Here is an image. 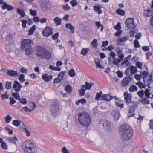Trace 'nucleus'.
I'll use <instances>...</instances> for the list:
<instances>
[{
  "label": "nucleus",
  "instance_id": "obj_1",
  "mask_svg": "<svg viewBox=\"0 0 153 153\" xmlns=\"http://www.w3.org/2000/svg\"><path fill=\"white\" fill-rule=\"evenodd\" d=\"M120 135L123 139L127 141L131 138L134 131L131 127L127 124H123L119 127Z\"/></svg>",
  "mask_w": 153,
  "mask_h": 153
},
{
  "label": "nucleus",
  "instance_id": "obj_2",
  "mask_svg": "<svg viewBox=\"0 0 153 153\" xmlns=\"http://www.w3.org/2000/svg\"><path fill=\"white\" fill-rule=\"evenodd\" d=\"M78 118L80 124L82 126L88 128L91 124V116L86 112L79 113Z\"/></svg>",
  "mask_w": 153,
  "mask_h": 153
},
{
  "label": "nucleus",
  "instance_id": "obj_3",
  "mask_svg": "<svg viewBox=\"0 0 153 153\" xmlns=\"http://www.w3.org/2000/svg\"><path fill=\"white\" fill-rule=\"evenodd\" d=\"M36 56L40 58L49 60L51 58V54L49 51H46L43 48L37 46L36 48Z\"/></svg>",
  "mask_w": 153,
  "mask_h": 153
},
{
  "label": "nucleus",
  "instance_id": "obj_4",
  "mask_svg": "<svg viewBox=\"0 0 153 153\" xmlns=\"http://www.w3.org/2000/svg\"><path fill=\"white\" fill-rule=\"evenodd\" d=\"M51 111L52 115L56 116L58 114L59 111V102L56 100H54L51 107Z\"/></svg>",
  "mask_w": 153,
  "mask_h": 153
},
{
  "label": "nucleus",
  "instance_id": "obj_5",
  "mask_svg": "<svg viewBox=\"0 0 153 153\" xmlns=\"http://www.w3.org/2000/svg\"><path fill=\"white\" fill-rule=\"evenodd\" d=\"M24 153H35L36 149L33 143H27L24 150Z\"/></svg>",
  "mask_w": 153,
  "mask_h": 153
},
{
  "label": "nucleus",
  "instance_id": "obj_6",
  "mask_svg": "<svg viewBox=\"0 0 153 153\" xmlns=\"http://www.w3.org/2000/svg\"><path fill=\"white\" fill-rule=\"evenodd\" d=\"M131 105L130 106L128 107V112L129 113H132L131 114L129 115L128 116V118L131 117H133L134 116L135 114L133 113L135 110V108H138V103L136 102H134L130 104Z\"/></svg>",
  "mask_w": 153,
  "mask_h": 153
},
{
  "label": "nucleus",
  "instance_id": "obj_7",
  "mask_svg": "<svg viewBox=\"0 0 153 153\" xmlns=\"http://www.w3.org/2000/svg\"><path fill=\"white\" fill-rule=\"evenodd\" d=\"M33 41L32 40L29 39H22L21 42V48L22 49H25L31 47Z\"/></svg>",
  "mask_w": 153,
  "mask_h": 153
},
{
  "label": "nucleus",
  "instance_id": "obj_8",
  "mask_svg": "<svg viewBox=\"0 0 153 153\" xmlns=\"http://www.w3.org/2000/svg\"><path fill=\"white\" fill-rule=\"evenodd\" d=\"M125 23L126 26L130 29L135 28L136 25H134V20L132 18H128L126 19Z\"/></svg>",
  "mask_w": 153,
  "mask_h": 153
},
{
  "label": "nucleus",
  "instance_id": "obj_9",
  "mask_svg": "<svg viewBox=\"0 0 153 153\" xmlns=\"http://www.w3.org/2000/svg\"><path fill=\"white\" fill-rule=\"evenodd\" d=\"M124 96L126 102L128 106H129V104L132 103L134 102L131 100L132 96L131 94L125 92L124 94Z\"/></svg>",
  "mask_w": 153,
  "mask_h": 153
},
{
  "label": "nucleus",
  "instance_id": "obj_10",
  "mask_svg": "<svg viewBox=\"0 0 153 153\" xmlns=\"http://www.w3.org/2000/svg\"><path fill=\"white\" fill-rule=\"evenodd\" d=\"M53 30L49 27H47L42 31L43 35L46 37H48L53 34Z\"/></svg>",
  "mask_w": 153,
  "mask_h": 153
},
{
  "label": "nucleus",
  "instance_id": "obj_11",
  "mask_svg": "<svg viewBox=\"0 0 153 153\" xmlns=\"http://www.w3.org/2000/svg\"><path fill=\"white\" fill-rule=\"evenodd\" d=\"M22 86L20 83L17 80L14 82L13 88L16 92H19L21 89Z\"/></svg>",
  "mask_w": 153,
  "mask_h": 153
},
{
  "label": "nucleus",
  "instance_id": "obj_12",
  "mask_svg": "<svg viewBox=\"0 0 153 153\" xmlns=\"http://www.w3.org/2000/svg\"><path fill=\"white\" fill-rule=\"evenodd\" d=\"M103 126L108 131L111 130L113 127L112 123L108 120H106L104 122Z\"/></svg>",
  "mask_w": 153,
  "mask_h": 153
},
{
  "label": "nucleus",
  "instance_id": "obj_13",
  "mask_svg": "<svg viewBox=\"0 0 153 153\" xmlns=\"http://www.w3.org/2000/svg\"><path fill=\"white\" fill-rule=\"evenodd\" d=\"M132 77L130 76H127L124 78L122 80L121 85L123 86L127 85L130 82L131 80Z\"/></svg>",
  "mask_w": 153,
  "mask_h": 153
},
{
  "label": "nucleus",
  "instance_id": "obj_14",
  "mask_svg": "<svg viewBox=\"0 0 153 153\" xmlns=\"http://www.w3.org/2000/svg\"><path fill=\"white\" fill-rule=\"evenodd\" d=\"M112 114L115 120L117 121L120 116L119 111L118 109H114L113 111Z\"/></svg>",
  "mask_w": 153,
  "mask_h": 153
},
{
  "label": "nucleus",
  "instance_id": "obj_15",
  "mask_svg": "<svg viewBox=\"0 0 153 153\" xmlns=\"http://www.w3.org/2000/svg\"><path fill=\"white\" fill-rule=\"evenodd\" d=\"M50 6V4L44 1L41 4L42 9L44 11H48L49 9Z\"/></svg>",
  "mask_w": 153,
  "mask_h": 153
},
{
  "label": "nucleus",
  "instance_id": "obj_16",
  "mask_svg": "<svg viewBox=\"0 0 153 153\" xmlns=\"http://www.w3.org/2000/svg\"><path fill=\"white\" fill-rule=\"evenodd\" d=\"M48 74H43L42 76V79L45 81L48 82L50 81L52 79V76L50 75L48 76Z\"/></svg>",
  "mask_w": 153,
  "mask_h": 153
},
{
  "label": "nucleus",
  "instance_id": "obj_17",
  "mask_svg": "<svg viewBox=\"0 0 153 153\" xmlns=\"http://www.w3.org/2000/svg\"><path fill=\"white\" fill-rule=\"evenodd\" d=\"M153 15V11L150 10H146L144 11L143 15L146 17H149Z\"/></svg>",
  "mask_w": 153,
  "mask_h": 153
},
{
  "label": "nucleus",
  "instance_id": "obj_18",
  "mask_svg": "<svg viewBox=\"0 0 153 153\" xmlns=\"http://www.w3.org/2000/svg\"><path fill=\"white\" fill-rule=\"evenodd\" d=\"M2 8L3 10L7 9L8 11H10L13 9L12 6L8 4L6 2H4L2 5Z\"/></svg>",
  "mask_w": 153,
  "mask_h": 153
},
{
  "label": "nucleus",
  "instance_id": "obj_19",
  "mask_svg": "<svg viewBox=\"0 0 153 153\" xmlns=\"http://www.w3.org/2000/svg\"><path fill=\"white\" fill-rule=\"evenodd\" d=\"M7 73L8 75L11 76H15L18 75L17 71L13 70H8Z\"/></svg>",
  "mask_w": 153,
  "mask_h": 153
},
{
  "label": "nucleus",
  "instance_id": "obj_20",
  "mask_svg": "<svg viewBox=\"0 0 153 153\" xmlns=\"http://www.w3.org/2000/svg\"><path fill=\"white\" fill-rule=\"evenodd\" d=\"M101 100L107 101H109L111 100V96L107 94L102 95L101 97Z\"/></svg>",
  "mask_w": 153,
  "mask_h": 153
},
{
  "label": "nucleus",
  "instance_id": "obj_21",
  "mask_svg": "<svg viewBox=\"0 0 153 153\" xmlns=\"http://www.w3.org/2000/svg\"><path fill=\"white\" fill-rule=\"evenodd\" d=\"M152 77V75H149V76H148V77L146 78V79L145 80V81H146V80L147 81L148 85L147 86H148L149 88H150V86L149 85H150V84L152 83L153 82Z\"/></svg>",
  "mask_w": 153,
  "mask_h": 153
},
{
  "label": "nucleus",
  "instance_id": "obj_22",
  "mask_svg": "<svg viewBox=\"0 0 153 153\" xmlns=\"http://www.w3.org/2000/svg\"><path fill=\"white\" fill-rule=\"evenodd\" d=\"M95 62L96 67L99 68L104 69V68L102 66L100 62L99 59L98 58H96L94 60Z\"/></svg>",
  "mask_w": 153,
  "mask_h": 153
},
{
  "label": "nucleus",
  "instance_id": "obj_23",
  "mask_svg": "<svg viewBox=\"0 0 153 153\" xmlns=\"http://www.w3.org/2000/svg\"><path fill=\"white\" fill-rule=\"evenodd\" d=\"M65 27L71 30V33H73L74 30V28L71 23H67L65 25Z\"/></svg>",
  "mask_w": 153,
  "mask_h": 153
},
{
  "label": "nucleus",
  "instance_id": "obj_24",
  "mask_svg": "<svg viewBox=\"0 0 153 153\" xmlns=\"http://www.w3.org/2000/svg\"><path fill=\"white\" fill-rule=\"evenodd\" d=\"M85 90H86L84 88V85H82L81 87V89L78 90L80 96H84L85 94Z\"/></svg>",
  "mask_w": 153,
  "mask_h": 153
},
{
  "label": "nucleus",
  "instance_id": "obj_25",
  "mask_svg": "<svg viewBox=\"0 0 153 153\" xmlns=\"http://www.w3.org/2000/svg\"><path fill=\"white\" fill-rule=\"evenodd\" d=\"M93 85L94 83L92 82L89 83L88 82H86L85 84L84 85V88L85 90H90L91 88V86Z\"/></svg>",
  "mask_w": 153,
  "mask_h": 153
},
{
  "label": "nucleus",
  "instance_id": "obj_26",
  "mask_svg": "<svg viewBox=\"0 0 153 153\" xmlns=\"http://www.w3.org/2000/svg\"><path fill=\"white\" fill-rule=\"evenodd\" d=\"M101 8V7L100 5L94 7V10L96 12H97L99 14H100L102 13V10H100Z\"/></svg>",
  "mask_w": 153,
  "mask_h": 153
},
{
  "label": "nucleus",
  "instance_id": "obj_27",
  "mask_svg": "<svg viewBox=\"0 0 153 153\" xmlns=\"http://www.w3.org/2000/svg\"><path fill=\"white\" fill-rule=\"evenodd\" d=\"M25 49V53L26 55H29L32 54L33 49L31 46Z\"/></svg>",
  "mask_w": 153,
  "mask_h": 153
},
{
  "label": "nucleus",
  "instance_id": "obj_28",
  "mask_svg": "<svg viewBox=\"0 0 153 153\" xmlns=\"http://www.w3.org/2000/svg\"><path fill=\"white\" fill-rule=\"evenodd\" d=\"M54 21L56 24L57 25H60L61 24V19L58 17L55 18Z\"/></svg>",
  "mask_w": 153,
  "mask_h": 153
},
{
  "label": "nucleus",
  "instance_id": "obj_29",
  "mask_svg": "<svg viewBox=\"0 0 153 153\" xmlns=\"http://www.w3.org/2000/svg\"><path fill=\"white\" fill-rule=\"evenodd\" d=\"M36 29V26L34 25L28 30V35L30 36L32 35L35 31Z\"/></svg>",
  "mask_w": 153,
  "mask_h": 153
},
{
  "label": "nucleus",
  "instance_id": "obj_30",
  "mask_svg": "<svg viewBox=\"0 0 153 153\" xmlns=\"http://www.w3.org/2000/svg\"><path fill=\"white\" fill-rule=\"evenodd\" d=\"M21 122V120H14L13 121L12 124L18 127L20 125Z\"/></svg>",
  "mask_w": 153,
  "mask_h": 153
},
{
  "label": "nucleus",
  "instance_id": "obj_31",
  "mask_svg": "<svg viewBox=\"0 0 153 153\" xmlns=\"http://www.w3.org/2000/svg\"><path fill=\"white\" fill-rule=\"evenodd\" d=\"M89 51L88 48H84L82 49L81 52L80 53L81 54L83 55L84 56H86L88 53Z\"/></svg>",
  "mask_w": 153,
  "mask_h": 153
},
{
  "label": "nucleus",
  "instance_id": "obj_32",
  "mask_svg": "<svg viewBox=\"0 0 153 153\" xmlns=\"http://www.w3.org/2000/svg\"><path fill=\"white\" fill-rule=\"evenodd\" d=\"M142 75L144 76V77L143 78V82L144 83H145V80L146 79L147 77L148 76H149L148 75V72L146 71H144L143 72H141Z\"/></svg>",
  "mask_w": 153,
  "mask_h": 153
},
{
  "label": "nucleus",
  "instance_id": "obj_33",
  "mask_svg": "<svg viewBox=\"0 0 153 153\" xmlns=\"http://www.w3.org/2000/svg\"><path fill=\"white\" fill-rule=\"evenodd\" d=\"M117 13L121 16H124L125 14V12L120 9H118L116 10Z\"/></svg>",
  "mask_w": 153,
  "mask_h": 153
},
{
  "label": "nucleus",
  "instance_id": "obj_34",
  "mask_svg": "<svg viewBox=\"0 0 153 153\" xmlns=\"http://www.w3.org/2000/svg\"><path fill=\"white\" fill-rule=\"evenodd\" d=\"M17 13L21 15L22 17H23L25 15V13L24 11L19 8H18L17 9Z\"/></svg>",
  "mask_w": 153,
  "mask_h": 153
},
{
  "label": "nucleus",
  "instance_id": "obj_35",
  "mask_svg": "<svg viewBox=\"0 0 153 153\" xmlns=\"http://www.w3.org/2000/svg\"><path fill=\"white\" fill-rule=\"evenodd\" d=\"M102 92L100 91L99 93H97L96 94V97L95 98L96 100H99L100 98L101 99V97L102 95Z\"/></svg>",
  "mask_w": 153,
  "mask_h": 153
},
{
  "label": "nucleus",
  "instance_id": "obj_36",
  "mask_svg": "<svg viewBox=\"0 0 153 153\" xmlns=\"http://www.w3.org/2000/svg\"><path fill=\"white\" fill-rule=\"evenodd\" d=\"M144 92L145 96L147 97V98H151L152 99V98H151V97L150 96L151 94V93L150 92V90L146 89Z\"/></svg>",
  "mask_w": 153,
  "mask_h": 153
},
{
  "label": "nucleus",
  "instance_id": "obj_37",
  "mask_svg": "<svg viewBox=\"0 0 153 153\" xmlns=\"http://www.w3.org/2000/svg\"><path fill=\"white\" fill-rule=\"evenodd\" d=\"M8 91H6L4 94H1V97L2 100L7 99L9 98L8 95L7 94Z\"/></svg>",
  "mask_w": 153,
  "mask_h": 153
},
{
  "label": "nucleus",
  "instance_id": "obj_38",
  "mask_svg": "<svg viewBox=\"0 0 153 153\" xmlns=\"http://www.w3.org/2000/svg\"><path fill=\"white\" fill-rule=\"evenodd\" d=\"M137 87L134 85H132L129 88V90L130 92H134L137 91Z\"/></svg>",
  "mask_w": 153,
  "mask_h": 153
},
{
  "label": "nucleus",
  "instance_id": "obj_39",
  "mask_svg": "<svg viewBox=\"0 0 153 153\" xmlns=\"http://www.w3.org/2000/svg\"><path fill=\"white\" fill-rule=\"evenodd\" d=\"M68 74L69 76L71 77H74L76 75V73H75V71L73 69H71L69 71Z\"/></svg>",
  "mask_w": 153,
  "mask_h": 153
},
{
  "label": "nucleus",
  "instance_id": "obj_40",
  "mask_svg": "<svg viewBox=\"0 0 153 153\" xmlns=\"http://www.w3.org/2000/svg\"><path fill=\"white\" fill-rule=\"evenodd\" d=\"M65 90L68 93H70L72 91V88L70 85H66L65 88Z\"/></svg>",
  "mask_w": 153,
  "mask_h": 153
},
{
  "label": "nucleus",
  "instance_id": "obj_41",
  "mask_svg": "<svg viewBox=\"0 0 153 153\" xmlns=\"http://www.w3.org/2000/svg\"><path fill=\"white\" fill-rule=\"evenodd\" d=\"M137 94L141 98H143L144 95V92L143 90H140L137 93Z\"/></svg>",
  "mask_w": 153,
  "mask_h": 153
},
{
  "label": "nucleus",
  "instance_id": "obj_42",
  "mask_svg": "<svg viewBox=\"0 0 153 153\" xmlns=\"http://www.w3.org/2000/svg\"><path fill=\"white\" fill-rule=\"evenodd\" d=\"M11 82H9L8 81H7L6 82L5 84V88L7 90L10 89L11 88Z\"/></svg>",
  "mask_w": 153,
  "mask_h": 153
},
{
  "label": "nucleus",
  "instance_id": "obj_43",
  "mask_svg": "<svg viewBox=\"0 0 153 153\" xmlns=\"http://www.w3.org/2000/svg\"><path fill=\"white\" fill-rule=\"evenodd\" d=\"M19 100V102L22 104L26 105L27 103V100L25 98H20V100Z\"/></svg>",
  "mask_w": 153,
  "mask_h": 153
},
{
  "label": "nucleus",
  "instance_id": "obj_44",
  "mask_svg": "<svg viewBox=\"0 0 153 153\" xmlns=\"http://www.w3.org/2000/svg\"><path fill=\"white\" fill-rule=\"evenodd\" d=\"M136 84L138 85L140 88L142 89L143 88H145L146 85L141 82H139L136 83Z\"/></svg>",
  "mask_w": 153,
  "mask_h": 153
},
{
  "label": "nucleus",
  "instance_id": "obj_45",
  "mask_svg": "<svg viewBox=\"0 0 153 153\" xmlns=\"http://www.w3.org/2000/svg\"><path fill=\"white\" fill-rule=\"evenodd\" d=\"M18 92L13 93L12 94V96L17 100H20V98Z\"/></svg>",
  "mask_w": 153,
  "mask_h": 153
},
{
  "label": "nucleus",
  "instance_id": "obj_46",
  "mask_svg": "<svg viewBox=\"0 0 153 153\" xmlns=\"http://www.w3.org/2000/svg\"><path fill=\"white\" fill-rule=\"evenodd\" d=\"M91 45L94 48H97V40L96 39H94L91 43Z\"/></svg>",
  "mask_w": 153,
  "mask_h": 153
},
{
  "label": "nucleus",
  "instance_id": "obj_47",
  "mask_svg": "<svg viewBox=\"0 0 153 153\" xmlns=\"http://www.w3.org/2000/svg\"><path fill=\"white\" fill-rule=\"evenodd\" d=\"M65 73V71H62L58 75V77L62 80L63 78Z\"/></svg>",
  "mask_w": 153,
  "mask_h": 153
},
{
  "label": "nucleus",
  "instance_id": "obj_48",
  "mask_svg": "<svg viewBox=\"0 0 153 153\" xmlns=\"http://www.w3.org/2000/svg\"><path fill=\"white\" fill-rule=\"evenodd\" d=\"M148 98L145 97L141 100V102L143 104L146 105L149 103V100H147Z\"/></svg>",
  "mask_w": 153,
  "mask_h": 153
},
{
  "label": "nucleus",
  "instance_id": "obj_49",
  "mask_svg": "<svg viewBox=\"0 0 153 153\" xmlns=\"http://www.w3.org/2000/svg\"><path fill=\"white\" fill-rule=\"evenodd\" d=\"M131 72V74H134L137 71V67L134 66H132L130 67Z\"/></svg>",
  "mask_w": 153,
  "mask_h": 153
},
{
  "label": "nucleus",
  "instance_id": "obj_50",
  "mask_svg": "<svg viewBox=\"0 0 153 153\" xmlns=\"http://www.w3.org/2000/svg\"><path fill=\"white\" fill-rule=\"evenodd\" d=\"M5 119V122L7 123H8L10 122V121L12 118L9 115H7L6 117H4Z\"/></svg>",
  "mask_w": 153,
  "mask_h": 153
},
{
  "label": "nucleus",
  "instance_id": "obj_51",
  "mask_svg": "<svg viewBox=\"0 0 153 153\" xmlns=\"http://www.w3.org/2000/svg\"><path fill=\"white\" fill-rule=\"evenodd\" d=\"M95 25L97 26L98 28H99L100 27H101V28L100 29L101 31H102L103 29V26L102 24H101L99 22H97Z\"/></svg>",
  "mask_w": 153,
  "mask_h": 153
},
{
  "label": "nucleus",
  "instance_id": "obj_52",
  "mask_svg": "<svg viewBox=\"0 0 153 153\" xmlns=\"http://www.w3.org/2000/svg\"><path fill=\"white\" fill-rule=\"evenodd\" d=\"M22 23V27L24 28H25L26 27V25L27 23V21L26 19H22L21 21Z\"/></svg>",
  "mask_w": 153,
  "mask_h": 153
},
{
  "label": "nucleus",
  "instance_id": "obj_53",
  "mask_svg": "<svg viewBox=\"0 0 153 153\" xmlns=\"http://www.w3.org/2000/svg\"><path fill=\"white\" fill-rule=\"evenodd\" d=\"M24 76H25L23 74H20L19 79L21 82H22L25 81Z\"/></svg>",
  "mask_w": 153,
  "mask_h": 153
},
{
  "label": "nucleus",
  "instance_id": "obj_54",
  "mask_svg": "<svg viewBox=\"0 0 153 153\" xmlns=\"http://www.w3.org/2000/svg\"><path fill=\"white\" fill-rule=\"evenodd\" d=\"M9 99L10 100V104L11 105H13L16 103V101L13 97H10Z\"/></svg>",
  "mask_w": 153,
  "mask_h": 153
},
{
  "label": "nucleus",
  "instance_id": "obj_55",
  "mask_svg": "<svg viewBox=\"0 0 153 153\" xmlns=\"http://www.w3.org/2000/svg\"><path fill=\"white\" fill-rule=\"evenodd\" d=\"M121 60L118 58L114 59V60L113 61V63L114 65H117L121 62Z\"/></svg>",
  "mask_w": 153,
  "mask_h": 153
},
{
  "label": "nucleus",
  "instance_id": "obj_56",
  "mask_svg": "<svg viewBox=\"0 0 153 153\" xmlns=\"http://www.w3.org/2000/svg\"><path fill=\"white\" fill-rule=\"evenodd\" d=\"M1 146L4 149L7 150V146L4 142H2L1 143Z\"/></svg>",
  "mask_w": 153,
  "mask_h": 153
},
{
  "label": "nucleus",
  "instance_id": "obj_57",
  "mask_svg": "<svg viewBox=\"0 0 153 153\" xmlns=\"http://www.w3.org/2000/svg\"><path fill=\"white\" fill-rule=\"evenodd\" d=\"M30 12V14L31 15L35 16L37 15V12L36 10H33L32 9H30L29 10Z\"/></svg>",
  "mask_w": 153,
  "mask_h": 153
},
{
  "label": "nucleus",
  "instance_id": "obj_58",
  "mask_svg": "<svg viewBox=\"0 0 153 153\" xmlns=\"http://www.w3.org/2000/svg\"><path fill=\"white\" fill-rule=\"evenodd\" d=\"M134 45L135 48H139L140 45H139V42L137 40H135L134 41Z\"/></svg>",
  "mask_w": 153,
  "mask_h": 153
},
{
  "label": "nucleus",
  "instance_id": "obj_59",
  "mask_svg": "<svg viewBox=\"0 0 153 153\" xmlns=\"http://www.w3.org/2000/svg\"><path fill=\"white\" fill-rule=\"evenodd\" d=\"M70 3L73 7L77 5V2L76 0H73L70 2Z\"/></svg>",
  "mask_w": 153,
  "mask_h": 153
},
{
  "label": "nucleus",
  "instance_id": "obj_60",
  "mask_svg": "<svg viewBox=\"0 0 153 153\" xmlns=\"http://www.w3.org/2000/svg\"><path fill=\"white\" fill-rule=\"evenodd\" d=\"M59 33L58 32H57L55 33L54 35H53L52 36V38L53 40L57 39L59 37Z\"/></svg>",
  "mask_w": 153,
  "mask_h": 153
},
{
  "label": "nucleus",
  "instance_id": "obj_61",
  "mask_svg": "<svg viewBox=\"0 0 153 153\" xmlns=\"http://www.w3.org/2000/svg\"><path fill=\"white\" fill-rule=\"evenodd\" d=\"M121 28L120 23L119 22L115 26L114 29L117 30H119Z\"/></svg>",
  "mask_w": 153,
  "mask_h": 153
},
{
  "label": "nucleus",
  "instance_id": "obj_62",
  "mask_svg": "<svg viewBox=\"0 0 153 153\" xmlns=\"http://www.w3.org/2000/svg\"><path fill=\"white\" fill-rule=\"evenodd\" d=\"M24 131L26 133V135L27 137H29L30 135V131L27 130L26 128H23Z\"/></svg>",
  "mask_w": 153,
  "mask_h": 153
},
{
  "label": "nucleus",
  "instance_id": "obj_63",
  "mask_svg": "<svg viewBox=\"0 0 153 153\" xmlns=\"http://www.w3.org/2000/svg\"><path fill=\"white\" fill-rule=\"evenodd\" d=\"M5 130L8 131V133L10 135H11L13 133V131L12 130L10 129L8 127H6L5 128Z\"/></svg>",
  "mask_w": 153,
  "mask_h": 153
},
{
  "label": "nucleus",
  "instance_id": "obj_64",
  "mask_svg": "<svg viewBox=\"0 0 153 153\" xmlns=\"http://www.w3.org/2000/svg\"><path fill=\"white\" fill-rule=\"evenodd\" d=\"M142 50L145 51H147L149 50L150 48L149 46H143L142 47Z\"/></svg>",
  "mask_w": 153,
  "mask_h": 153
}]
</instances>
